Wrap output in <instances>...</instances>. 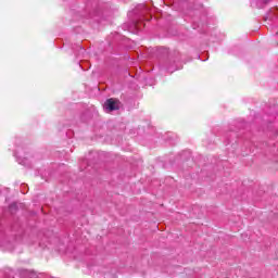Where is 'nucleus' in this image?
<instances>
[{
  "mask_svg": "<svg viewBox=\"0 0 278 278\" xmlns=\"http://www.w3.org/2000/svg\"><path fill=\"white\" fill-rule=\"evenodd\" d=\"M263 3H265V4L268 3V0H263Z\"/></svg>",
  "mask_w": 278,
  "mask_h": 278,
  "instance_id": "2",
  "label": "nucleus"
},
{
  "mask_svg": "<svg viewBox=\"0 0 278 278\" xmlns=\"http://www.w3.org/2000/svg\"><path fill=\"white\" fill-rule=\"evenodd\" d=\"M121 102L114 98L108 99L104 103V110L105 112H114L116 110H119Z\"/></svg>",
  "mask_w": 278,
  "mask_h": 278,
  "instance_id": "1",
  "label": "nucleus"
}]
</instances>
